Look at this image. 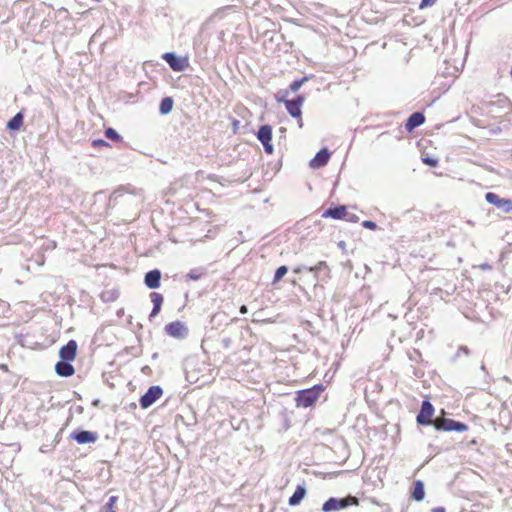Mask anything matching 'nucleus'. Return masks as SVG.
<instances>
[{
	"instance_id": "5701e85b",
	"label": "nucleus",
	"mask_w": 512,
	"mask_h": 512,
	"mask_svg": "<svg viewBox=\"0 0 512 512\" xmlns=\"http://www.w3.org/2000/svg\"><path fill=\"white\" fill-rule=\"evenodd\" d=\"M22 124H23V115L21 112H19L8 121L7 128L10 130H18V129H20Z\"/></svg>"
},
{
	"instance_id": "4be33fe9",
	"label": "nucleus",
	"mask_w": 512,
	"mask_h": 512,
	"mask_svg": "<svg viewBox=\"0 0 512 512\" xmlns=\"http://www.w3.org/2000/svg\"><path fill=\"white\" fill-rule=\"evenodd\" d=\"M174 101L171 97H164L159 105V111L162 115L169 114L173 109Z\"/></svg>"
},
{
	"instance_id": "f03ea898",
	"label": "nucleus",
	"mask_w": 512,
	"mask_h": 512,
	"mask_svg": "<svg viewBox=\"0 0 512 512\" xmlns=\"http://www.w3.org/2000/svg\"><path fill=\"white\" fill-rule=\"evenodd\" d=\"M321 389V386H314L313 388L299 391L295 399L296 405L304 408L311 406L320 396Z\"/></svg>"
},
{
	"instance_id": "4c0bfd02",
	"label": "nucleus",
	"mask_w": 512,
	"mask_h": 512,
	"mask_svg": "<svg viewBox=\"0 0 512 512\" xmlns=\"http://www.w3.org/2000/svg\"><path fill=\"white\" fill-rule=\"evenodd\" d=\"M298 125H299V127H302V125H303L301 117L299 118Z\"/></svg>"
},
{
	"instance_id": "b1692460",
	"label": "nucleus",
	"mask_w": 512,
	"mask_h": 512,
	"mask_svg": "<svg viewBox=\"0 0 512 512\" xmlns=\"http://www.w3.org/2000/svg\"><path fill=\"white\" fill-rule=\"evenodd\" d=\"M205 274V270L203 268H195L191 269L187 274L186 278L188 280H199Z\"/></svg>"
},
{
	"instance_id": "f704fd0d",
	"label": "nucleus",
	"mask_w": 512,
	"mask_h": 512,
	"mask_svg": "<svg viewBox=\"0 0 512 512\" xmlns=\"http://www.w3.org/2000/svg\"><path fill=\"white\" fill-rule=\"evenodd\" d=\"M479 267L482 270H489V269H491V266L488 263H483Z\"/></svg>"
},
{
	"instance_id": "2f4dec72",
	"label": "nucleus",
	"mask_w": 512,
	"mask_h": 512,
	"mask_svg": "<svg viewBox=\"0 0 512 512\" xmlns=\"http://www.w3.org/2000/svg\"><path fill=\"white\" fill-rule=\"evenodd\" d=\"M345 219L349 222H358L359 217L356 214H349L347 212V216L345 217Z\"/></svg>"
},
{
	"instance_id": "c756f323",
	"label": "nucleus",
	"mask_w": 512,
	"mask_h": 512,
	"mask_svg": "<svg viewBox=\"0 0 512 512\" xmlns=\"http://www.w3.org/2000/svg\"><path fill=\"white\" fill-rule=\"evenodd\" d=\"M362 226L364 228H367V229H370V230H375L377 228V224L371 220H365L362 222Z\"/></svg>"
},
{
	"instance_id": "2eb2a0df",
	"label": "nucleus",
	"mask_w": 512,
	"mask_h": 512,
	"mask_svg": "<svg viewBox=\"0 0 512 512\" xmlns=\"http://www.w3.org/2000/svg\"><path fill=\"white\" fill-rule=\"evenodd\" d=\"M324 218L344 219L347 216V208L345 205L330 207L322 215Z\"/></svg>"
},
{
	"instance_id": "20e7f679",
	"label": "nucleus",
	"mask_w": 512,
	"mask_h": 512,
	"mask_svg": "<svg viewBox=\"0 0 512 512\" xmlns=\"http://www.w3.org/2000/svg\"><path fill=\"white\" fill-rule=\"evenodd\" d=\"M433 426L437 431L465 432L468 430V426L465 423L450 418L436 419L433 421Z\"/></svg>"
},
{
	"instance_id": "7c9ffc66",
	"label": "nucleus",
	"mask_w": 512,
	"mask_h": 512,
	"mask_svg": "<svg viewBox=\"0 0 512 512\" xmlns=\"http://www.w3.org/2000/svg\"><path fill=\"white\" fill-rule=\"evenodd\" d=\"M436 0H421L420 8L432 6Z\"/></svg>"
},
{
	"instance_id": "ddd939ff",
	"label": "nucleus",
	"mask_w": 512,
	"mask_h": 512,
	"mask_svg": "<svg viewBox=\"0 0 512 512\" xmlns=\"http://www.w3.org/2000/svg\"><path fill=\"white\" fill-rule=\"evenodd\" d=\"M77 353V343L75 340H70L66 345L62 346L59 350L61 360L72 361L75 359Z\"/></svg>"
},
{
	"instance_id": "a211bd4d",
	"label": "nucleus",
	"mask_w": 512,
	"mask_h": 512,
	"mask_svg": "<svg viewBox=\"0 0 512 512\" xmlns=\"http://www.w3.org/2000/svg\"><path fill=\"white\" fill-rule=\"evenodd\" d=\"M327 269H328V266H327L326 262L320 261L315 266H312V267H308V266H305V265L297 266L296 268H294L293 271L296 274H299V273H301L303 271H309L311 273H314L315 277H318V273L321 270H327Z\"/></svg>"
},
{
	"instance_id": "9b49d317",
	"label": "nucleus",
	"mask_w": 512,
	"mask_h": 512,
	"mask_svg": "<svg viewBox=\"0 0 512 512\" xmlns=\"http://www.w3.org/2000/svg\"><path fill=\"white\" fill-rule=\"evenodd\" d=\"M70 436L78 444L94 443L98 439L97 433L87 430L75 431Z\"/></svg>"
},
{
	"instance_id": "dca6fc26",
	"label": "nucleus",
	"mask_w": 512,
	"mask_h": 512,
	"mask_svg": "<svg viewBox=\"0 0 512 512\" xmlns=\"http://www.w3.org/2000/svg\"><path fill=\"white\" fill-rule=\"evenodd\" d=\"M425 121V116L421 112H414L409 116L405 123V128L407 131L411 132L418 126L422 125Z\"/></svg>"
},
{
	"instance_id": "39448f33",
	"label": "nucleus",
	"mask_w": 512,
	"mask_h": 512,
	"mask_svg": "<svg viewBox=\"0 0 512 512\" xmlns=\"http://www.w3.org/2000/svg\"><path fill=\"white\" fill-rule=\"evenodd\" d=\"M257 139L262 143L264 151L267 154H272L274 151L272 141V127L270 125L260 126L257 132Z\"/></svg>"
},
{
	"instance_id": "c85d7f7f",
	"label": "nucleus",
	"mask_w": 512,
	"mask_h": 512,
	"mask_svg": "<svg viewBox=\"0 0 512 512\" xmlns=\"http://www.w3.org/2000/svg\"><path fill=\"white\" fill-rule=\"evenodd\" d=\"M92 146L95 148L109 147V143L103 139H96L92 141Z\"/></svg>"
},
{
	"instance_id": "bb28decb",
	"label": "nucleus",
	"mask_w": 512,
	"mask_h": 512,
	"mask_svg": "<svg viewBox=\"0 0 512 512\" xmlns=\"http://www.w3.org/2000/svg\"><path fill=\"white\" fill-rule=\"evenodd\" d=\"M307 80H308V77H307V76H305V77H303V78H301V79H298V80L293 81V82L290 84V86H289L290 91H292V92H297V91L301 88V86H302V85H303Z\"/></svg>"
},
{
	"instance_id": "412c9836",
	"label": "nucleus",
	"mask_w": 512,
	"mask_h": 512,
	"mask_svg": "<svg viewBox=\"0 0 512 512\" xmlns=\"http://www.w3.org/2000/svg\"><path fill=\"white\" fill-rule=\"evenodd\" d=\"M411 496L416 501H422L424 499V496H425L424 484L421 480H417L414 482V488L411 493Z\"/></svg>"
},
{
	"instance_id": "f3484780",
	"label": "nucleus",
	"mask_w": 512,
	"mask_h": 512,
	"mask_svg": "<svg viewBox=\"0 0 512 512\" xmlns=\"http://www.w3.org/2000/svg\"><path fill=\"white\" fill-rule=\"evenodd\" d=\"M56 373L61 377H70L75 373L74 367L70 364V361L61 360L55 365Z\"/></svg>"
},
{
	"instance_id": "4468645a",
	"label": "nucleus",
	"mask_w": 512,
	"mask_h": 512,
	"mask_svg": "<svg viewBox=\"0 0 512 512\" xmlns=\"http://www.w3.org/2000/svg\"><path fill=\"white\" fill-rule=\"evenodd\" d=\"M161 272L153 269L145 274L144 283L149 289H157L160 287Z\"/></svg>"
},
{
	"instance_id": "72a5a7b5",
	"label": "nucleus",
	"mask_w": 512,
	"mask_h": 512,
	"mask_svg": "<svg viewBox=\"0 0 512 512\" xmlns=\"http://www.w3.org/2000/svg\"><path fill=\"white\" fill-rule=\"evenodd\" d=\"M460 353H464L465 355L469 354V349L466 346H461L458 349L457 356H459Z\"/></svg>"
},
{
	"instance_id": "1a4fd4ad",
	"label": "nucleus",
	"mask_w": 512,
	"mask_h": 512,
	"mask_svg": "<svg viewBox=\"0 0 512 512\" xmlns=\"http://www.w3.org/2000/svg\"><path fill=\"white\" fill-rule=\"evenodd\" d=\"M486 201L501 209L505 213H512V200L500 198L497 194L493 192H488L485 194Z\"/></svg>"
},
{
	"instance_id": "a878e982",
	"label": "nucleus",
	"mask_w": 512,
	"mask_h": 512,
	"mask_svg": "<svg viewBox=\"0 0 512 512\" xmlns=\"http://www.w3.org/2000/svg\"><path fill=\"white\" fill-rule=\"evenodd\" d=\"M287 272H288L287 266L282 265V266L278 267L275 271L273 282L274 283L278 282L282 277H284L286 275Z\"/></svg>"
},
{
	"instance_id": "6ab92c4d",
	"label": "nucleus",
	"mask_w": 512,
	"mask_h": 512,
	"mask_svg": "<svg viewBox=\"0 0 512 512\" xmlns=\"http://www.w3.org/2000/svg\"><path fill=\"white\" fill-rule=\"evenodd\" d=\"M151 301L153 303L152 311L149 315V319L151 320L153 317L157 316L161 310V306L163 303V296L160 293L152 292L150 294Z\"/></svg>"
},
{
	"instance_id": "c9c22d12",
	"label": "nucleus",
	"mask_w": 512,
	"mask_h": 512,
	"mask_svg": "<svg viewBox=\"0 0 512 512\" xmlns=\"http://www.w3.org/2000/svg\"><path fill=\"white\" fill-rule=\"evenodd\" d=\"M241 314H246L248 312V308L246 305H242L239 309Z\"/></svg>"
},
{
	"instance_id": "0eeeda50",
	"label": "nucleus",
	"mask_w": 512,
	"mask_h": 512,
	"mask_svg": "<svg viewBox=\"0 0 512 512\" xmlns=\"http://www.w3.org/2000/svg\"><path fill=\"white\" fill-rule=\"evenodd\" d=\"M434 414V407L428 400H424L421 404L419 413L416 416V421L419 425H433L431 418Z\"/></svg>"
},
{
	"instance_id": "393cba45",
	"label": "nucleus",
	"mask_w": 512,
	"mask_h": 512,
	"mask_svg": "<svg viewBox=\"0 0 512 512\" xmlns=\"http://www.w3.org/2000/svg\"><path fill=\"white\" fill-rule=\"evenodd\" d=\"M105 136L112 141H121L122 136L113 128L109 127L105 130Z\"/></svg>"
},
{
	"instance_id": "cd10ccee",
	"label": "nucleus",
	"mask_w": 512,
	"mask_h": 512,
	"mask_svg": "<svg viewBox=\"0 0 512 512\" xmlns=\"http://www.w3.org/2000/svg\"><path fill=\"white\" fill-rule=\"evenodd\" d=\"M118 501V497L117 496H111L109 498V500L107 501V503L105 504L104 508L106 511H114L113 510V507L115 505V503Z\"/></svg>"
},
{
	"instance_id": "6e6552de",
	"label": "nucleus",
	"mask_w": 512,
	"mask_h": 512,
	"mask_svg": "<svg viewBox=\"0 0 512 512\" xmlns=\"http://www.w3.org/2000/svg\"><path fill=\"white\" fill-rule=\"evenodd\" d=\"M163 59L168 63L170 68L176 72L184 71L188 67V59L177 56L173 52H166Z\"/></svg>"
},
{
	"instance_id": "58836bf2",
	"label": "nucleus",
	"mask_w": 512,
	"mask_h": 512,
	"mask_svg": "<svg viewBox=\"0 0 512 512\" xmlns=\"http://www.w3.org/2000/svg\"><path fill=\"white\" fill-rule=\"evenodd\" d=\"M1 368L2 369H7V366L6 365H1Z\"/></svg>"
},
{
	"instance_id": "f257e3e1",
	"label": "nucleus",
	"mask_w": 512,
	"mask_h": 512,
	"mask_svg": "<svg viewBox=\"0 0 512 512\" xmlns=\"http://www.w3.org/2000/svg\"><path fill=\"white\" fill-rule=\"evenodd\" d=\"M358 499L355 496L348 495L343 498L331 497L322 505L324 512H334L348 508L349 506H357Z\"/></svg>"
},
{
	"instance_id": "e433bc0d",
	"label": "nucleus",
	"mask_w": 512,
	"mask_h": 512,
	"mask_svg": "<svg viewBox=\"0 0 512 512\" xmlns=\"http://www.w3.org/2000/svg\"><path fill=\"white\" fill-rule=\"evenodd\" d=\"M431 512H445L444 507H435L431 510Z\"/></svg>"
},
{
	"instance_id": "7ed1b4c3",
	"label": "nucleus",
	"mask_w": 512,
	"mask_h": 512,
	"mask_svg": "<svg viewBox=\"0 0 512 512\" xmlns=\"http://www.w3.org/2000/svg\"><path fill=\"white\" fill-rule=\"evenodd\" d=\"M281 92H279L278 94H280ZM288 96V91H284L283 92V95L280 97L279 95H277V100L279 102H284L285 104V107L288 111V113L293 117V118H300L301 117V106L302 104L304 103V96L302 95H297L296 98L292 99V100H286L284 99L285 97Z\"/></svg>"
},
{
	"instance_id": "423d86ee",
	"label": "nucleus",
	"mask_w": 512,
	"mask_h": 512,
	"mask_svg": "<svg viewBox=\"0 0 512 512\" xmlns=\"http://www.w3.org/2000/svg\"><path fill=\"white\" fill-rule=\"evenodd\" d=\"M163 394L160 386H151L144 395L141 396L139 403L142 408H148L153 405Z\"/></svg>"
},
{
	"instance_id": "9d476101",
	"label": "nucleus",
	"mask_w": 512,
	"mask_h": 512,
	"mask_svg": "<svg viewBox=\"0 0 512 512\" xmlns=\"http://www.w3.org/2000/svg\"><path fill=\"white\" fill-rule=\"evenodd\" d=\"M165 331L169 336L175 338H184L188 334V329L184 323L180 321H174L165 326Z\"/></svg>"
},
{
	"instance_id": "f8f14e48",
	"label": "nucleus",
	"mask_w": 512,
	"mask_h": 512,
	"mask_svg": "<svg viewBox=\"0 0 512 512\" xmlns=\"http://www.w3.org/2000/svg\"><path fill=\"white\" fill-rule=\"evenodd\" d=\"M330 152L327 148H322L317 154L310 160V167L313 169H319L327 165L330 159Z\"/></svg>"
},
{
	"instance_id": "ea45409f",
	"label": "nucleus",
	"mask_w": 512,
	"mask_h": 512,
	"mask_svg": "<svg viewBox=\"0 0 512 512\" xmlns=\"http://www.w3.org/2000/svg\"><path fill=\"white\" fill-rule=\"evenodd\" d=\"M105 512H116V511H105Z\"/></svg>"
},
{
	"instance_id": "aec40b11",
	"label": "nucleus",
	"mask_w": 512,
	"mask_h": 512,
	"mask_svg": "<svg viewBox=\"0 0 512 512\" xmlns=\"http://www.w3.org/2000/svg\"><path fill=\"white\" fill-rule=\"evenodd\" d=\"M306 495V488L304 485H298L292 494V496L289 498L288 503L290 506H297L300 504V502L304 499Z\"/></svg>"
},
{
	"instance_id": "473e14b6",
	"label": "nucleus",
	"mask_w": 512,
	"mask_h": 512,
	"mask_svg": "<svg viewBox=\"0 0 512 512\" xmlns=\"http://www.w3.org/2000/svg\"><path fill=\"white\" fill-rule=\"evenodd\" d=\"M424 163L430 165V166H436L437 165V160L436 159H433V158H430V157H426L423 159Z\"/></svg>"
}]
</instances>
